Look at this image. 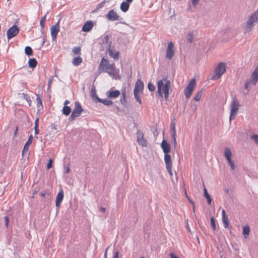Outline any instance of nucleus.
I'll return each instance as SVG.
<instances>
[{
  "label": "nucleus",
  "mask_w": 258,
  "mask_h": 258,
  "mask_svg": "<svg viewBox=\"0 0 258 258\" xmlns=\"http://www.w3.org/2000/svg\"><path fill=\"white\" fill-rule=\"evenodd\" d=\"M99 73H107L110 76L114 78L118 72V70L116 68L115 63H110L109 61L103 57L101 59L99 66Z\"/></svg>",
  "instance_id": "nucleus-1"
},
{
  "label": "nucleus",
  "mask_w": 258,
  "mask_h": 258,
  "mask_svg": "<svg viewBox=\"0 0 258 258\" xmlns=\"http://www.w3.org/2000/svg\"><path fill=\"white\" fill-rule=\"evenodd\" d=\"M171 89V82L167 78H163L157 82V94L166 100L168 98L169 90Z\"/></svg>",
  "instance_id": "nucleus-2"
},
{
  "label": "nucleus",
  "mask_w": 258,
  "mask_h": 258,
  "mask_svg": "<svg viewBox=\"0 0 258 258\" xmlns=\"http://www.w3.org/2000/svg\"><path fill=\"white\" fill-rule=\"evenodd\" d=\"M258 22V9L251 15H250L246 22L245 26V32H248L251 31L254 24Z\"/></svg>",
  "instance_id": "nucleus-3"
},
{
  "label": "nucleus",
  "mask_w": 258,
  "mask_h": 258,
  "mask_svg": "<svg viewBox=\"0 0 258 258\" xmlns=\"http://www.w3.org/2000/svg\"><path fill=\"white\" fill-rule=\"evenodd\" d=\"M225 72L226 63L223 62H219L214 70V75L211 79L216 80L220 79Z\"/></svg>",
  "instance_id": "nucleus-4"
},
{
  "label": "nucleus",
  "mask_w": 258,
  "mask_h": 258,
  "mask_svg": "<svg viewBox=\"0 0 258 258\" xmlns=\"http://www.w3.org/2000/svg\"><path fill=\"white\" fill-rule=\"evenodd\" d=\"M144 89V83L140 79L136 82L134 90V95L136 101L141 104L142 100L140 97V94L142 93Z\"/></svg>",
  "instance_id": "nucleus-5"
},
{
  "label": "nucleus",
  "mask_w": 258,
  "mask_h": 258,
  "mask_svg": "<svg viewBox=\"0 0 258 258\" xmlns=\"http://www.w3.org/2000/svg\"><path fill=\"white\" fill-rule=\"evenodd\" d=\"M240 107L239 101L236 98H234L230 105V113L229 116V120L234 119L237 115Z\"/></svg>",
  "instance_id": "nucleus-6"
},
{
  "label": "nucleus",
  "mask_w": 258,
  "mask_h": 258,
  "mask_svg": "<svg viewBox=\"0 0 258 258\" xmlns=\"http://www.w3.org/2000/svg\"><path fill=\"white\" fill-rule=\"evenodd\" d=\"M196 86V80L192 78L189 81L184 91L186 98L188 99L191 96Z\"/></svg>",
  "instance_id": "nucleus-7"
},
{
  "label": "nucleus",
  "mask_w": 258,
  "mask_h": 258,
  "mask_svg": "<svg viewBox=\"0 0 258 258\" xmlns=\"http://www.w3.org/2000/svg\"><path fill=\"white\" fill-rule=\"evenodd\" d=\"M83 109L79 102H75V107L73 110L72 114L70 118L72 120H74L76 118L80 116L83 112Z\"/></svg>",
  "instance_id": "nucleus-8"
},
{
  "label": "nucleus",
  "mask_w": 258,
  "mask_h": 258,
  "mask_svg": "<svg viewBox=\"0 0 258 258\" xmlns=\"http://www.w3.org/2000/svg\"><path fill=\"white\" fill-rule=\"evenodd\" d=\"M174 45L172 42L168 43L166 49V57L169 60H171L175 54Z\"/></svg>",
  "instance_id": "nucleus-9"
},
{
  "label": "nucleus",
  "mask_w": 258,
  "mask_h": 258,
  "mask_svg": "<svg viewBox=\"0 0 258 258\" xmlns=\"http://www.w3.org/2000/svg\"><path fill=\"white\" fill-rule=\"evenodd\" d=\"M164 161L166 164V167L168 172L169 174L172 176V163L171 160V156L169 154H165L164 155Z\"/></svg>",
  "instance_id": "nucleus-10"
},
{
  "label": "nucleus",
  "mask_w": 258,
  "mask_h": 258,
  "mask_svg": "<svg viewBox=\"0 0 258 258\" xmlns=\"http://www.w3.org/2000/svg\"><path fill=\"white\" fill-rule=\"evenodd\" d=\"M19 29L17 26L14 25L8 29L7 35L8 40L11 39L14 37L16 36L19 33Z\"/></svg>",
  "instance_id": "nucleus-11"
},
{
  "label": "nucleus",
  "mask_w": 258,
  "mask_h": 258,
  "mask_svg": "<svg viewBox=\"0 0 258 258\" xmlns=\"http://www.w3.org/2000/svg\"><path fill=\"white\" fill-rule=\"evenodd\" d=\"M106 18L110 21L120 20V16L115 12L114 10H110L106 15Z\"/></svg>",
  "instance_id": "nucleus-12"
},
{
  "label": "nucleus",
  "mask_w": 258,
  "mask_h": 258,
  "mask_svg": "<svg viewBox=\"0 0 258 258\" xmlns=\"http://www.w3.org/2000/svg\"><path fill=\"white\" fill-rule=\"evenodd\" d=\"M59 31V21L57 22V23L52 26L50 28V32H51V35L52 36V38L53 40H54L56 39L57 35Z\"/></svg>",
  "instance_id": "nucleus-13"
},
{
  "label": "nucleus",
  "mask_w": 258,
  "mask_h": 258,
  "mask_svg": "<svg viewBox=\"0 0 258 258\" xmlns=\"http://www.w3.org/2000/svg\"><path fill=\"white\" fill-rule=\"evenodd\" d=\"M137 141L139 145L143 147H147V141L144 137L143 133L142 132H138Z\"/></svg>",
  "instance_id": "nucleus-14"
},
{
  "label": "nucleus",
  "mask_w": 258,
  "mask_h": 258,
  "mask_svg": "<svg viewBox=\"0 0 258 258\" xmlns=\"http://www.w3.org/2000/svg\"><path fill=\"white\" fill-rule=\"evenodd\" d=\"M108 51L110 57L114 59H118L119 55V52L116 51L114 47L109 46Z\"/></svg>",
  "instance_id": "nucleus-15"
},
{
  "label": "nucleus",
  "mask_w": 258,
  "mask_h": 258,
  "mask_svg": "<svg viewBox=\"0 0 258 258\" xmlns=\"http://www.w3.org/2000/svg\"><path fill=\"white\" fill-rule=\"evenodd\" d=\"M64 197L63 191L62 189L59 190L55 199V206L58 209L60 207V203L62 201Z\"/></svg>",
  "instance_id": "nucleus-16"
},
{
  "label": "nucleus",
  "mask_w": 258,
  "mask_h": 258,
  "mask_svg": "<svg viewBox=\"0 0 258 258\" xmlns=\"http://www.w3.org/2000/svg\"><path fill=\"white\" fill-rule=\"evenodd\" d=\"M253 85H255L258 81V67L256 68L251 75V79L249 80Z\"/></svg>",
  "instance_id": "nucleus-17"
},
{
  "label": "nucleus",
  "mask_w": 258,
  "mask_h": 258,
  "mask_svg": "<svg viewBox=\"0 0 258 258\" xmlns=\"http://www.w3.org/2000/svg\"><path fill=\"white\" fill-rule=\"evenodd\" d=\"M120 91L117 90H110L106 92V95L108 98H116L120 95Z\"/></svg>",
  "instance_id": "nucleus-18"
},
{
  "label": "nucleus",
  "mask_w": 258,
  "mask_h": 258,
  "mask_svg": "<svg viewBox=\"0 0 258 258\" xmlns=\"http://www.w3.org/2000/svg\"><path fill=\"white\" fill-rule=\"evenodd\" d=\"M93 27V22L91 21H88L84 24L82 30L83 32H89L92 29Z\"/></svg>",
  "instance_id": "nucleus-19"
},
{
  "label": "nucleus",
  "mask_w": 258,
  "mask_h": 258,
  "mask_svg": "<svg viewBox=\"0 0 258 258\" xmlns=\"http://www.w3.org/2000/svg\"><path fill=\"white\" fill-rule=\"evenodd\" d=\"M161 147L165 154H169L170 151V146L165 140L162 141Z\"/></svg>",
  "instance_id": "nucleus-20"
},
{
  "label": "nucleus",
  "mask_w": 258,
  "mask_h": 258,
  "mask_svg": "<svg viewBox=\"0 0 258 258\" xmlns=\"http://www.w3.org/2000/svg\"><path fill=\"white\" fill-rule=\"evenodd\" d=\"M222 222L224 224V227L225 228H228L229 225V220L226 214V212L224 209L222 211Z\"/></svg>",
  "instance_id": "nucleus-21"
},
{
  "label": "nucleus",
  "mask_w": 258,
  "mask_h": 258,
  "mask_svg": "<svg viewBox=\"0 0 258 258\" xmlns=\"http://www.w3.org/2000/svg\"><path fill=\"white\" fill-rule=\"evenodd\" d=\"M96 99L99 102L101 103L106 106H110L113 104V102L112 101L107 99H102L97 96Z\"/></svg>",
  "instance_id": "nucleus-22"
},
{
  "label": "nucleus",
  "mask_w": 258,
  "mask_h": 258,
  "mask_svg": "<svg viewBox=\"0 0 258 258\" xmlns=\"http://www.w3.org/2000/svg\"><path fill=\"white\" fill-rule=\"evenodd\" d=\"M83 61V59L80 56H77V57H75L73 61H72V63L73 64L74 66H79Z\"/></svg>",
  "instance_id": "nucleus-23"
},
{
  "label": "nucleus",
  "mask_w": 258,
  "mask_h": 258,
  "mask_svg": "<svg viewBox=\"0 0 258 258\" xmlns=\"http://www.w3.org/2000/svg\"><path fill=\"white\" fill-rule=\"evenodd\" d=\"M130 7V4L125 2L121 3L120 4V8L123 12H126L128 11Z\"/></svg>",
  "instance_id": "nucleus-24"
},
{
  "label": "nucleus",
  "mask_w": 258,
  "mask_h": 258,
  "mask_svg": "<svg viewBox=\"0 0 258 258\" xmlns=\"http://www.w3.org/2000/svg\"><path fill=\"white\" fill-rule=\"evenodd\" d=\"M31 142H30L29 141H27L26 143H25V144L24 146V148H23V151H22V156H24V154L26 152H27L28 151H29V147L31 144Z\"/></svg>",
  "instance_id": "nucleus-25"
},
{
  "label": "nucleus",
  "mask_w": 258,
  "mask_h": 258,
  "mask_svg": "<svg viewBox=\"0 0 258 258\" xmlns=\"http://www.w3.org/2000/svg\"><path fill=\"white\" fill-rule=\"evenodd\" d=\"M250 228L248 225H245L243 227L242 233L245 238L248 236Z\"/></svg>",
  "instance_id": "nucleus-26"
},
{
  "label": "nucleus",
  "mask_w": 258,
  "mask_h": 258,
  "mask_svg": "<svg viewBox=\"0 0 258 258\" xmlns=\"http://www.w3.org/2000/svg\"><path fill=\"white\" fill-rule=\"evenodd\" d=\"M224 155L227 160L231 159L232 153L231 150L229 148L225 149L224 151Z\"/></svg>",
  "instance_id": "nucleus-27"
},
{
  "label": "nucleus",
  "mask_w": 258,
  "mask_h": 258,
  "mask_svg": "<svg viewBox=\"0 0 258 258\" xmlns=\"http://www.w3.org/2000/svg\"><path fill=\"white\" fill-rule=\"evenodd\" d=\"M71 108L68 106L64 105L62 109V112L65 115L68 116L71 112Z\"/></svg>",
  "instance_id": "nucleus-28"
},
{
  "label": "nucleus",
  "mask_w": 258,
  "mask_h": 258,
  "mask_svg": "<svg viewBox=\"0 0 258 258\" xmlns=\"http://www.w3.org/2000/svg\"><path fill=\"white\" fill-rule=\"evenodd\" d=\"M28 63L30 67L34 68L36 67L37 62L35 58H31L29 60Z\"/></svg>",
  "instance_id": "nucleus-29"
},
{
  "label": "nucleus",
  "mask_w": 258,
  "mask_h": 258,
  "mask_svg": "<svg viewBox=\"0 0 258 258\" xmlns=\"http://www.w3.org/2000/svg\"><path fill=\"white\" fill-rule=\"evenodd\" d=\"M202 94H203V93H202V91H200L198 92L196 94V95H195V97H194V99L196 101H200V99H201V97H202Z\"/></svg>",
  "instance_id": "nucleus-30"
},
{
  "label": "nucleus",
  "mask_w": 258,
  "mask_h": 258,
  "mask_svg": "<svg viewBox=\"0 0 258 258\" xmlns=\"http://www.w3.org/2000/svg\"><path fill=\"white\" fill-rule=\"evenodd\" d=\"M204 196L205 198L207 199L208 203L209 204H211L212 199L207 192V190L206 188H204Z\"/></svg>",
  "instance_id": "nucleus-31"
},
{
  "label": "nucleus",
  "mask_w": 258,
  "mask_h": 258,
  "mask_svg": "<svg viewBox=\"0 0 258 258\" xmlns=\"http://www.w3.org/2000/svg\"><path fill=\"white\" fill-rule=\"evenodd\" d=\"M81 48L80 47H74L73 50H72V52H73V53L75 55H79L81 54Z\"/></svg>",
  "instance_id": "nucleus-32"
},
{
  "label": "nucleus",
  "mask_w": 258,
  "mask_h": 258,
  "mask_svg": "<svg viewBox=\"0 0 258 258\" xmlns=\"http://www.w3.org/2000/svg\"><path fill=\"white\" fill-rule=\"evenodd\" d=\"M194 34L192 32H189L186 35V39L188 42L191 43L193 40Z\"/></svg>",
  "instance_id": "nucleus-33"
},
{
  "label": "nucleus",
  "mask_w": 258,
  "mask_h": 258,
  "mask_svg": "<svg viewBox=\"0 0 258 258\" xmlns=\"http://www.w3.org/2000/svg\"><path fill=\"white\" fill-rule=\"evenodd\" d=\"M25 52L28 55H31L33 53V50L30 46H26L25 48Z\"/></svg>",
  "instance_id": "nucleus-34"
},
{
  "label": "nucleus",
  "mask_w": 258,
  "mask_h": 258,
  "mask_svg": "<svg viewBox=\"0 0 258 258\" xmlns=\"http://www.w3.org/2000/svg\"><path fill=\"white\" fill-rule=\"evenodd\" d=\"M46 16L45 15L43 17H42L40 19V25L41 26V29H43L44 27V24L46 21Z\"/></svg>",
  "instance_id": "nucleus-35"
},
{
  "label": "nucleus",
  "mask_w": 258,
  "mask_h": 258,
  "mask_svg": "<svg viewBox=\"0 0 258 258\" xmlns=\"http://www.w3.org/2000/svg\"><path fill=\"white\" fill-rule=\"evenodd\" d=\"M36 101L37 103L38 107L42 106V99H41L40 96L39 95H37Z\"/></svg>",
  "instance_id": "nucleus-36"
},
{
  "label": "nucleus",
  "mask_w": 258,
  "mask_h": 258,
  "mask_svg": "<svg viewBox=\"0 0 258 258\" xmlns=\"http://www.w3.org/2000/svg\"><path fill=\"white\" fill-rule=\"evenodd\" d=\"M175 125H176V122L175 121V119H174L171 121V124H170V129L172 131L176 130H175Z\"/></svg>",
  "instance_id": "nucleus-37"
},
{
  "label": "nucleus",
  "mask_w": 258,
  "mask_h": 258,
  "mask_svg": "<svg viewBox=\"0 0 258 258\" xmlns=\"http://www.w3.org/2000/svg\"><path fill=\"white\" fill-rule=\"evenodd\" d=\"M210 220H211L212 228L214 230H216V224H215V219L213 217H211Z\"/></svg>",
  "instance_id": "nucleus-38"
},
{
  "label": "nucleus",
  "mask_w": 258,
  "mask_h": 258,
  "mask_svg": "<svg viewBox=\"0 0 258 258\" xmlns=\"http://www.w3.org/2000/svg\"><path fill=\"white\" fill-rule=\"evenodd\" d=\"M148 88L151 91H153L155 89L154 85L151 83H149L148 84Z\"/></svg>",
  "instance_id": "nucleus-39"
},
{
  "label": "nucleus",
  "mask_w": 258,
  "mask_h": 258,
  "mask_svg": "<svg viewBox=\"0 0 258 258\" xmlns=\"http://www.w3.org/2000/svg\"><path fill=\"white\" fill-rule=\"evenodd\" d=\"M227 161H228V162L229 165L230 166L232 170H234V169H235V165H234V162L232 160V159L228 160Z\"/></svg>",
  "instance_id": "nucleus-40"
},
{
  "label": "nucleus",
  "mask_w": 258,
  "mask_h": 258,
  "mask_svg": "<svg viewBox=\"0 0 258 258\" xmlns=\"http://www.w3.org/2000/svg\"><path fill=\"white\" fill-rule=\"evenodd\" d=\"M251 139L253 140L255 143L258 145V135H253L251 136Z\"/></svg>",
  "instance_id": "nucleus-41"
},
{
  "label": "nucleus",
  "mask_w": 258,
  "mask_h": 258,
  "mask_svg": "<svg viewBox=\"0 0 258 258\" xmlns=\"http://www.w3.org/2000/svg\"><path fill=\"white\" fill-rule=\"evenodd\" d=\"M250 84H251V82H250L249 81H246V82H245V83L244 87H245V88L246 89H247V92H248V91H249V85H250Z\"/></svg>",
  "instance_id": "nucleus-42"
},
{
  "label": "nucleus",
  "mask_w": 258,
  "mask_h": 258,
  "mask_svg": "<svg viewBox=\"0 0 258 258\" xmlns=\"http://www.w3.org/2000/svg\"><path fill=\"white\" fill-rule=\"evenodd\" d=\"M52 162H53V160L52 159H50L49 160V161L47 164V168L48 169H49L50 168H51L52 167Z\"/></svg>",
  "instance_id": "nucleus-43"
},
{
  "label": "nucleus",
  "mask_w": 258,
  "mask_h": 258,
  "mask_svg": "<svg viewBox=\"0 0 258 258\" xmlns=\"http://www.w3.org/2000/svg\"><path fill=\"white\" fill-rule=\"evenodd\" d=\"M121 94L122 96L123 99L124 100V102H126V92L125 89H124L123 91H122Z\"/></svg>",
  "instance_id": "nucleus-44"
},
{
  "label": "nucleus",
  "mask_w": 258,
  "mask_h": 258,
  "mask_svg": "<svg viewBox=\"0 0 258 258\" xmlns=\"http://www.w3.org/2000/svg\"><path fill=\"white\" fill-rule=\"evenodd\" d=\"M105 4V1L104 0L98 5V6H97L98 8L100 9V8H103L104 7Z\"/></svg>",
  "instance_id": "nucleus-45"
},
{
  "label": "nucleus",
  "mask_w": 258,
  "mask_h": 258,
  "mask_svg": "<svg viewBox=\"0 0 258 258\" xmlns=\"http://www.w3.org/2000/svg\"><path fill=\"white\" fill-rule=\"evenodd\" d=\"M192 4L194 7H196L198 4L199 0H191Z\"/></svg>",
  "instance_id": "nucleus-46"
},
{
  "label": "nucleus",
  "mask_w": 258,
  "mask_h": 258,
  "mask_svg": "<svg viewBox=\"0 0 258 258\" xmlns=\"http://www.w3.org/2000/svg\"><path fill=\"white\" fill-rule=\"evenodd\" d=\"M65 169H66V172L67 174H68L69 173H70V168L69 165H68L67 166H66Z\"/></svg>",
  "instance_id": "nucleus-47"
},
{
  "label": "nucleus",
  "mask_w": 258,
  "mask_h": 258,
  "mask_svg": "<svg viewBox=\"0 0 258 258\" xmlns=\"http://www.w3.org/2000/svg\"><path fill=\"white\" fill-rule=\"evenodd\" d=\"M5 224H6V226L7 227L8 225V224H9V217H5Z\"/></svg>",
  "instance_id": "nucleus-48"
},
{
  "label": "nucleus",
  "mask_w": 258,
  "mask_h": 258,
  "mask_svg": "<svg viewBox=\"0 0 258 258\" xmlns=\"http://www.w3.org/2000/svg\"><path fill=\"white\" fill-rule=\"evenodd\" d=\"M113 258H119V251H116L114 252Z\"/></svg>",
  "instance_id": "nucleus-49"
},
{
  "label": "nucleus",
  "mask_w": 258,
  "mask_h": 258,
  "mask_svg": "<svg viewBox=\"0 0 258 258\" xmlns=\"http://www.w3.org/2000/svg\"><path fill=\"white\" fill-rule=\"evenodd\" d=\"M172 139H173V138H176V130H175V131H172Z\"/></svg>",
  "instance_id": "nucleus-50"
},
{
  "label": "nucleus",
  "mask_w": 258,
  "mask_h": 258,
  "mask_svg": "<svg viewBox=\"0 0 258 258\" xmlns=\"http://www.w3.org/2000/svg\"><path fill=\"white\" fill-rule=\"evenodd\" d=\"M38 121H39V118H37L35 120V126L34 127H38V126H39Z\"/></svg>",
  "instance_id": "nucleus-51"
},
{
  "label": "nucleus",
  "mask_w": 258,
  "mask_h": 258,
  "mask_svg": "<svg viewBox=\"0 0 258 258\" xmlns=\"http://www.w3.org/2000/svg\"><path fill=\"white\" fill-rule=\"evenodd\" d=\"M172 139L173 141L174 147L175 148L177 145L176 138H173Z\"/></svg>",
  "instance_id": "nucleus-52"
},
{
  "label": "nucleus",
  "mask_w": 258,
  "mask_h": 258,
  "mask_svg": "<svg viewBox=\"0 0 258 258\" xmlns=\"http://www.w3.org/2000/svg\"><path fill=\"white\" fill-rule=\"evenodd\" d=\"M34 130H35V134L36 135H38L39 134L38 127H34Z\"/></svg>",
  "instance_id": "nucleus-53"
},
{
  "label": "nucleus",
  "mask_w": 258,
  "mask_h": 258,
  "mask_svg": "<svg viewBox=\"0 0 258 258\" xmlns=\"http://www.w3.org/2000/svg\"><path fill=\"white\" fill-rule=\"evenodd\" d=\"M100 211L102 212V213H104L106 211V209L104 207H100Z\"/></svg>",
  "instance_id": "nucleus-54"
},
{
  "label": "nucleus",
  "mask_w": 258,
  "mask_h": 258,
  "mask_svg": "<svg viewBox=\"0 0 258 258\" xmlns=\"http://www.w3.org/2000/svg\"><path fill=\"white\" fill-rule=\"evenodd\" d=\"M46 195V193L45 191H43L40 193V196H41L42 197H45Z\"/></svg>",
  "instance_id": "nucleus-55"
},
{
  "label": "nucleus",
  "mask_w": 258,
  "mask_h": 258,
  "mask_svg": "<svg viewBox=\"0 0 258 258\" xmlns=\"http://www.w3.org/2000/svg\"><path fill=\"white\" fill-rule=\"evenodd\" d=\"M32 140H33V136L32 135H31L29 137V139L28 140V141H29L30 142H31L32 143Z\"/></svg>",
  "instance_id": "nucleus-56"
},
{
  "label": "nucleus",
  "mask_w": 258,
  "mask_h": 258,
  "mask_svg": "<svg viewBox=\"0 0 258 258\" xmlns=\"http://www.w3.org/2000/svg\"><path fill=\"white\" fill-rule=\"evenodd\" d=\"M170 258H178V257L177 256H176L175 255L173 254V253H171L170 254Z\"/></svg>",
  "instance_id": "nucleus-57"
},
{
  "label": "nucleus",
  "mask_w": 258,
  "mask_h": 258,
  "mask_svg": "<svg viewBox=\"0 0 258 258\" xmlns=\"http://www.w3.org/2000/svg\"><path fill=\"white\" fill-rule=\"evenodd\" d=\"M70 103V102L69 100H66L64 102V105L67 106V105Z\"/></svg>",
  "instance_id": "nucleus-58"
},
{
  "label": "nucleus",
  "mask_w": 258,
  "mask_h": 258,
  "mask_svg": "<svg viewBox=\"0 0 258 258\" xmlns=\"http://www.w3.org/2000/svg\"><path fill=\"white\" fill-rule=\"evenodd\" d=\"M18 131V127L17 126L15 129V133H14L15 136H16L17 134Z\"/></svg>",
  "instance_id": "nucleus-59"
},
{
  "label": "nucleus",
  "mask_w": 258,
  "mask_h": 258,
  "mask_svg": "<svg viewBox=\"0 0 258 258\" xmlns=\"http://www.w3.org/2000/svg\"><path fill=\"white\" fill-rule=\"evenodd\" d=\"M104 39L106 40V41L107 42L108 41V35L106 36L105 37Z\"/></svg>",
  "instance_id": "nucleus-60"
},
{
  "label": "nucleus",
  "mask_w": 258,
  "mask_h": 258,
  "mask_svg": "<svg viewBox=\"0 0 258 258\" xmlns=\"http://www.w3.org/2000/svg\"><path fill=\"white\" fill-rule=\"evenodd\" d=\"M186 227L187 229L188 230V231H190L188 224H187V225L186 226Z\"/></svg>",
  "instance_id": "nucleus-61"
},
{
  "label": "nucleus",
  "mask_w": 258,
  "mask_h": 258,
  "mask_svg": "<svg viewBox=\"0 0 258 258\" xmlns=\"http://www.w3.org/2000/svg\"><path fill=\"white\" fill-rule=\"evenodd\" d=\"M126 2L128 3V4L132 3L133 1V0H126Z\"/></svg>",
  "instance_id": "nucleus-62"
},
{
  "label": "nucleus",
  "mask_w": 258,
  "mask_h": 258,
  "mask_svg": "<svg viewBox=\"0 0 258 258\" xmlns=\"http://www.w3.org/2000/svg\"><path fill=\"white\" fill-rule=\"evenodd\" d=\"M120 101H121L122 103H123V102H122V99H120Z\"/></svg>",
  "instance_id": "nucleus-63"
},
{
  "label": "nucleus",
  "mask_w": 258,
  "mask_h": 258,
  "mask_svg": "<svg viewBox=\"0 0 258 258\" xmlns=\"http://www.w3.org/2000/svg\"><path fill=\"white\" fill-rule=\"evenodd\" d=\"M140 258H144V257H143V256H142V257H140Z\"/></svg>",
  "instance_id": "nucleus-64"
}]
</instances>
